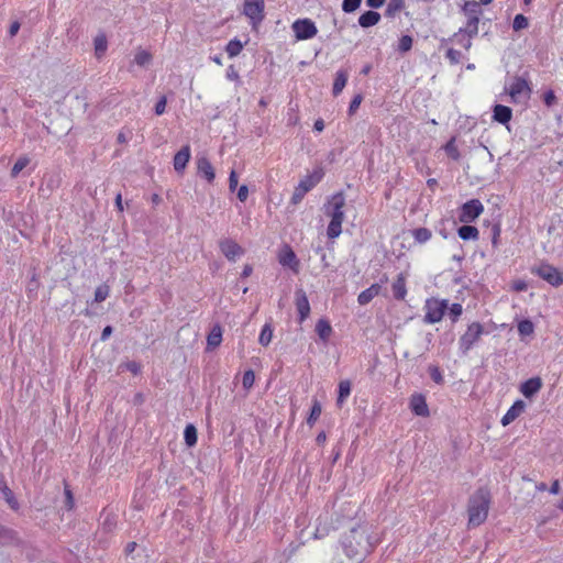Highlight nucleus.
Wrapping results in <instances>:
<instances>
[{
    "label": "nucleus",
    "instance_id": "obj_1",
    "mask_svg": "<svg viewBox=\"0 0 563 563\" xmlns=\"http://www.w3.org/2000/svg\"><path fill=\"white\" fill-rule=\"evenodd\" d=\"M342 547L346 556L356 561H361L374 549L367 530L360 526L353 527L349 532L344 533Z\"/></svg>",
    "mask_w": 563,
    "mask_h": 563
},
{
    "label": "nucleus",
    "instance_id": "obj_2",
    "mask_svg": "<svg viewBox=\"0 0 563 563\" xmlns=\"http://www.w3.org/2000/svg\"><path fill=\"white\" fill-rule=\"evenodd\" d=\"M490 504V495L489 492L479 488L468 499V526L477 527L482 525L488 515Z\"/></svg>",
    "mask_w": 563,
    "mask_h": 563
},
{
    "label": "nucleus",
    "instance_id": "obj_3",
    "mask_svg": "<svg viewBox=\"0 0 563 563\" xmlns=\"http://www.w3.org/2000/svg\"><path fill=\"white\" fill-rule=\"evenodd\" d=\"M462 12L466 16V24L457 31V35L465 32L467 36L475 37L478 34V23L483 14L481 3L474 0L465 1L462 7Z\"/></svg>",
    "mask_w": 563,
    "mask_h": 563
},
{
    "label": "nucleus",
    "instance_id": "obj_4",
    "mask_svg": "<svg viewBox=\"0 0 563 563\" xmlns=\"http://www.w3.org/2000/svg\"><path fill=\"white\" fill-rule=\"evenodd\" d=\"M322 177V169H317L313 170L312 174L307 175L303 179H301L292 192L291 203L298 205L303 199L306 194L321 181Z\"/></svg>",
    "mask_w": 563,
    "mask_h": 563
},
{
    "label": "nucleus",
    "instance_id": "obj_5",
    "mask_svg": "<svg viewBox=\"0 0 563 563\" xmlns=\"http://www.w3.org/2000/svg\"><path fill=\"white\" fill-rule=\"evenodd\" d=\"M424 310L423 321L426 323L433 324L440 322L448 310V300L430 298L426 301Z\"/></svg>",
    "mask_w": 563,
    "mask_h": 563
},
{
    "label": "nucleus",
    "instance_id": "obj_6",
    "mask_svg": "<svg viewBox=\"0 0 563 563\" xmlns=\"http://www.w3.org/2000/svg\"><path fill=\"white\" fill-rule=\"evenodd\" d=\"M484 333V327L479 322H472L459 340L460 350L466 354Z\"/></svg>",
    "mask_w": 563,
    "mask_h": 563
},
{
    "label": "nucleus",
    "instance_id": "obj_7",
    "mask_svg": "<svg viewBox=\"0 0 563 563\" xmlns=\"http://www.w3.org/2000/svg\"><path fill=\"white\" fill-rule=\"evenodd\" d=\"M484 211V206L478 199H471L463 203L459 212V221L471 223L475 221Z\"/></svg>",
    "mask_w": 563,
    "mask_h": 563
},
{
    "label": "nucleus",
    "instance_id": "obj_8",
    "mask_svg": "<svg viewBox=\"0 0 563 563\" xmlns=\"http://www.w3.org/2000/svg\"><path fill=\"white\" fill-rule=\"evenodd\" d=\"M532 273L552 286L558 287L563 284V273L550 264L542 263L538 267L533 268Z\"/></svg>",
    "mask_w": 563,
    "mask_h": 563
},
{
    "label": "nucleus",
    "instance_id": "obj_9",
    "mask_svg": "<svg viewBox=\"0 0 563 563\" xmlns=\"http://www.w3.org/2000/svg\"><path fill=\"white\" fill-rule=\"evenodd\" d=\"M291 27L295 32L296 38L299 41L312 38L318 33L314 22L307 18L296 20Z\"/></svg>",
    "mask_w": 563,
    "mask_h": 563
},
{
    "label": "nucleus",
    "instance_id": "obj_10",
    "mask_svg": "<svg viewBox=\"0 0 563 563\" xmlns=\"http://www.w3.org/2000/svg\"><path fill=\"white\" fill-rule=\"evenodd\" d=\"M264 8V0H244L243 13L251 20L252 24L255 26L256 24L261 23L265 18Z\"/></svg>",
    "mask_w": 563,
    "mask_h": 563
},
{
    "label": "nucleus",
    "instance_id": "obj_11",
    "mask_svg": "<svg viewBox=\"0 0 563 563\" xmlns=\"http://www.w3.org/2000/svg\"><path fill=\"white\" fill-rule=\"evenodd\" d=\"M507 91L514 101L519 100L521 96H523L526 99H529L531 95V88L529 86L528 80L520 76H516L514 78V81L511 82Z\"/></svg>",
    "mask_w": 563,
    "mask_h": 563
},
{
    "label": "nucleus",
    "instance_id": "obj_12",
    "mask_svg": "<svg viewBox=\"0 0 563 563\" xmlns=\"http://www.w3.org/2000/svg\"><path fill=\"white\" fill-rule=\"evenodd\" d=\"M295 305L298 312L299 322H303L310 314V303L302 288L295 291Z\"/></svg>",
    "mask_w": 563,
    "mask_h": 563
},
{
    "label": "nucleus",
    "instance_id": "obj_13",
    "mask_svg": "<svg viewBox=\"0 0 563 563\" xmlns=\"http://www.w3.org/2000/svg\"><path fill=\"white\" fill-rule=\"evenodd\" d=\"M345 205V198L342 192H338L332 196L327 207L325 213L333 219H344L343 207Z\"/></svg>",
    "mask_w": 563,
    "mask_h": 563
},
{
    "label": "nucleus",
    "instance_id": "obj_14",
    "mask_svg": "<svg viewBox=\"0 0 563 563\" xmlns=\"http://www.w3.org/2000/svg\"><path fill=\"white\" fill-rule=\"evenodd\" d=\"M219 247L222 254L229 261H235V258L243 254V249L231 239H223L219 242Z\"/></svg>",
    "mask_w": 563,
    "mask_h": 563
},
{
    "label": "nucleus",
    "instance_id": "obj_15",
    "mask_svg": "<svg viewBox=\"0 0 563 563\" xmlns=\"http://www.w3.org/2000/svg\"><path fill=\"white\" fill-rule=\"evenodd\" d=\"M278 260L283 266H287L294 272H298L299 260L297 258L296 253L289 245H285L283 247V250L279 253Z\"/></svg>",
    "mask_w": 563,
    "mask_h": 563
},
{
    "label": "nucleus",
    "instance_id": "obj_16",
    "mask_svg": "<svg viewBox=\"0 0 563 563\" xmlns=\"http://www.w3.org/2000/svg\"><path fill=\"white\" fill-rule=\"evenodd\" d=\"M191 156L190 146L184 145L174 156L173 165L176 173L180 174L185 170Z\"/></svg>",
    "mask_w": 563,
    "mask_h": 563
},
{
    "label": "nucleus",
    "instance_id": "obj_17",
    "mask_svg": "<svg viewBox=\"0 0 563 563\" xmlns=\"http://www.w3.org/2000/svg\"><path fill=\"white\" fill-rule=\"evenodd\" d=\"M542 386V379L539 376H536L523 382L520 386V391L526 398L530 399L540 391Z\"/></svg>",
    "mask_w": 563,
    "mask_h": 563
},
{
    "label": "nucleus",
    "instance_id": "obj_18",
    "mask_svg": "<svg viewBox=\"0 0 563 563\" xmlns=\"http://www.w3.org/2000/svg\"><path fill=\"white\" fill-rule=\"evenodd\" d=\"M526 409V404L523 400H516L512 406L507 410V412L501 418V424L504 427L514 422Z\"/></svg>",
    "mask_w": 563,
    "mask_h": 563
},
{
    "label": "nucleus",
    "instance_id": "obj_19",
    "mask_svg": "<svg viewBox=\"0 0 563 563\" xmlns=\"http://www.w3.org/2000/svg\"><path fill=\"white\" fill-rule=\"evenodd\" d=\"M410 409L419 417L429 416V408L426 401V397L421 394H413L410 398Z\"/></svg>",
    "mask_w": 563,
    "mask_h": 563
},
{
    "label": "nucleus",
    "instance_id": "obj_20",
    "mask_svg": "<svg viewBox=\"0 0 563 563\" xmlns=\"http://www.w3.org/2000/svg\"><path fill=\"white\" fill-rule=\"evenodd\" d=\"M197 172L198 175L203 177L209 184L214 180V168L207 157L202 156L197 159Z\"/></svg>",
    "mask_w": 563,
    "mask_h": 563
},
{
    "label": "nucleus",
    "instance_id": "obj_21",
    "mask_svg": "<svg viewBox=\"0 0 563 563\" xmlns=\"http://www.w3.org/2000/svg\"><path fill=\"white\" fill-rule=\"evenodd\" d=\"M0 492L2 494L4 501L8 504V506L14 511L19 510L20 504H19L14 493L7 485L2 475L0 476Z\"/></svg>",
    "mask_w": 563,
    "mask_h": 563
},
{
    "label": "nucleus",
    "instance_id": "obj_22",
    "mask_svg": "<svg viewBox=\"0 0 563 563\" xmlns=\"http://www.w3.org/2000/svg\"><path fill=\"white\" fill-rule=\"evenodd\" d=\"M512 118V110L508 106L504 104H495L493 108V119L494 121L507 124Z\"/></svg>",
    "mask_w": 563,
    "mask_h": 563
},
{
    "label": "nucleus",
    "instance_id": "obj_23",
    "mask_svg": "<svg viewBox=\"0 0 563 563\" xmlns=\"http://www.w3.org/2000/svg\"><path fill=\"white\" fill-rule=\"evenodd\" d=\"M380 289H382L380 284H377V283L373 284L371 287L366 288L358 295L357 302L361 306H365V305L369 303L376 296L379 295Z\"/></svg>",
    "mask_w": 563,
    "mask_h": 563
},
{
    "label": "nucleus",
    "instance_id": "obj_24",
    "mask_svg": "<svg viewBox=\"0 0 563 563\" xmlns=\"http://www.w3.org/2000/svg\"><path fill=\"white\" fill-rule=\"evenodd\" d=\"M393 295L397 300H404L407 295L406 277L402 273L393 283Z\"/></svg>",
    "mask_w": 563,
    "mask_h": 563
},
{
    "label": "nucleus",
    "instance_id": "obj_25",
    "mask_svg": "<svg viewBox=\"0 0 563 563\" xmlns=\"http://www.w3.org/2000/svg\"><path fill=\"white\" fill-rule=\"evenodd\" d=\"M379 21H380V14L373 10L365 11L358 18V24L364 29L374 26Z\"/></svg>",
    "mask_w": 563,
    "mask_h": 563
},
{
    "label": "nucleus",
    "instance_id": "obj_26",
    "mask_svg": "<svg viewBox=\"0 0 563 563\" xmlns=\"http://www.w3.org/2000/svg\"><path fill=\"white\" fill-rule=\"evenodd\" d=\"M222 342V329L220 324H214L207 336L208 349L213 350Z\"/></svg>",
    "mask_w": 563,
    "mask_h": 563
},
{
    "label": "nucleus",
    "instance_id": "obj_27",
    "mask_svg": "<svg viewBox=\"0 0 563 563\" xmlns=\"http://www.w3.org/2000/svg\"><path fill=\"white\" fill-rule=\"evenodd\" d=\"M316 332L323 342H327L332 334V327L328 320L320 319L316 324Z\"/></svg>",
    "mask_w": 563,
    "mask_h": 563
},
{
    "label": "nucleus",
    "instance_id": "obj_28",
    "mask_svg": "<svg viewBox=\"0 0 563 563\" xmlns=\"http://www.w3.org/2000/svg\"><path fill=\"white\" fill-rule=\"evenodd\" d=\"M347 82V73L345 70H339L335 74L333 87H332V93L333 96H338L342 92L345 85Z\"/></svg>",
    "mask_w": 563,
    "mask_h": 563
},
{
    "label": "nucleus",
    "instance_id": "obj_29",
    "mask_svg": "<svg viewBox=\"0 0 563 563\" xmlns=\"http://www.w3.org/2000/svg\"><path fill=\"white\" fill-rule=\"evenodd\" d=\"M459 236L464 240H477L478 239V229L473 225L464 224L457 229Z\"/></svg>",
    "mask_w": 563,
    "mask_h": 563
},
{
    "label": "nucleus",
    "instance_id": "obj_30",
    "mask_svg": "<svg viewBox=\"0 0 563 563\" xmlns=\"http://www.w3.org/2000/svg\"><path fill=\"white\" fill-rule=\"evenodd\" d=\"M405 8L404 0H389L385 10V16L395 18Z\"/></svg>",
    "mask_w": 563,
    "mask_h": 563
},
{
    "label": "nucleus",
    "instance_id": "obj_31",
    "mask_svg": "<svg viewBox=\"0 0 563 563\" xmlns=\"http://www.w3.org/2000/svg\"><path fill=\"white\" fill-rule=\"evenodd\" d=\"M95 45V54L97 58H101L107 48H108V41L104 34H99L93 40Z\"/></svg>",
    "mask_w": 563,
    "mask_h": 563
},
{
    "label": "nucleus",
    "instance_id": "obj_32",
    "mask_svg": "<svg viewBox=\"0 0 563 563\" xmlns=\"http://www.w3.org/2000/svg\"><path fill=\"white\" fill-rule=\"evenodd\" d=\"M343 220L344 219L331 218L330 223L327 229V234H328L329 239H335L341 234Z\"/></svg>",
    "mask_w": 563,
    "mask_h": 563
},
{
    "label": "nucleus",
    "instance_id": "obj_33",
    "mask_svg": "<svg viewBox=\"0 0 563 563\" xmlns=\"http://www.w3.org/2000/svg\"><path fill=\"white\" fill-rule=\"evenodd\" d=\"M350 394H351L350 380H341L339 383V393H338L336 404L339 406H341L345 401V399L350 396Z\"/></svg>",
    "mask_w": 563,
    "mask_h": 563
},
{
    "label": "nucleus",
    "instance_id": "obj_34",
    "mask_svg": "<svg viewBox=\"0 0 563 563\" xmlns=\"http://www.w3.org/2000/svg\"><path fill=\"white\" fill-rule=\"evenodd\" d=\"M184 439H185V443L188 446L196 445L198 437H197V429L194 424L189 423L186 426V428L184 430Z\"/></svg>",
    "mask_w": 563,
    "mask_h": 563
},
{
    "label": "nucleus",
    "instance_id": "obj_35",
    "mask_svg": "<svg viewBox=\"0 0 563 563\" xmlns=\"http://www.w3.org/2000/svg\"><path fill=\"white\" fill-rule=\"evenodd\" d=\"M444 151L445 153L448 154V156L450 158H452L453 161L457 162L460 158H461V154H460V151L455 144V137H451L446 144L444 145Z\"/></svg>",
    "mask_w": 563,
    "mask_h": 563
},
{
    "label": "nucleus",
    "instance_id": "obj_36",
    "mask_svg": "<svg viewBox=\"0 0 563 563\" xmlns=\"http://www.w3.org/2000/svg\"><path fill=\"white\" fill-rule=\"evenodd\" d=\"M243 49V44L240 40L233 38L229 41V43L225 46V52L228 53L229 57H235L238 56Z\"/></svg>",
    "mask_w": 563,
    "mask_h": 563
},
{
    "label": "nucleus",
    "instance_id": "obj_37",
    "mask_svg": "<svg viewBox=\"0 0 563 563\" xmlns=\"http://www.w3.org/2000/svg\"><path fill=\"white\" fill-rule=\"evenodd\" d=\"M518 333L520 336H528L534 332V324L529 319H523L518 323Z\"/></svg>",
    "mask_w": 563,
    "mask_h": 563
},
{
    "label": "nucleus",
    "instance_id": "obj_38",
    "mask_svg": "<svg viewBox=\"0 0 563 563\" xmlns=\"http://www.w3.org/2000/svg\"><path fill=\"white\" fill-rule=\"evenodd\" d=\"M322 408L318 400L313 401V405L311 406L310 413L307 418V424L312 427L316 421L319 419L321 415Z\"/></svg>",
    "mask_w": 563,
    "mask_h": 563
},
{
    "label": "nucleus",
    "instance_id": "obj_39",
    "mask_svg": "<svg viewBox=\"0 0 563 563\" xmlns=\"http://www.w3.org/2000/svg\"><path fill=\"white\" fill-rule=\"evenodd\" d=\"M472 38L467 36V33L463 32L461 35H457V32H455L450 41H454L462 47H464L466 51H468L472 47Z\"/></svg>",
    "mask_w": 563,
    "mask_h": 563
},
{
    "label": "nucleus",
    "instance_id": "obj_40",
    "mask_svg": "<svg viewBox=\"0 0 563 563\" xmlns=\"http://www.w3.org/2000/svg\"><path fill=\"white\" fill-rule=\"evenodd\" d=\"M273 338V330L271 324L266 323L260 333L258 342L263 346H267Z\"/></svg>",
    "mask_w": 563,
    "mask_h": 563
},
{
    "label": "nucleus",
    "instance_id": "obj_41",
    "mask_svg": "<svg viewBox=\"0 0 563 563\" xmlns=\"http://www.w3.org/2000/svg\"><path fill=\"white\" fill-rule=\"evenodd\" d=\"M30 159L26 156H21L18 158V161L14 163L12 169H11V177L15 178L18 175L29 165Z\"/></svg>",
    "mask_w": 563,
    "mask_h": 563
},
{
    "label": "nucleus",
    "instance_id": "obj_42",
    "mask_svg": "<svg viewBox=\"0 0 563 563\" xmlns=\"http://www.w3.org/2000/svg\"><path fill=\"white\" fill-rule=\"evenodd\" d=\"M412 235L417 242L424 243L431 239L432 233L427 228H418L412 231Z\"/></svg>",
    "mask_w": 563,
    "mask_h": 563
},
{
    "label": "nucleus",
    "instance_id": "obj_43",
    "mask_svg": "<svg viewBox=\"0 0 563 563\" xmlns=\"http://www.w3.org/2000/svg\"><path fill=\"white\" fill-rule=\"evenodd\" d=\"M15 531L0 525V542H11L15 539Z\"/></svg>",
    "mask_w": 563,
    "mask_h": 563
},
{
    "label": "nucleus",
    "instance_id": "obj_44",
    "mask_svg": "<svg viewBox=\"0 0 563 563\" xmlns=\"http://www.w3.org/2000/svg\"><path fill=\"white\" fill-rule=\"evenodd\" d=\"M529 26V20L523 14H517L512 22L514 31H520Z\"/></svg>",
    "mask_w": 563,
    "mask_h": 563
},
{
    "label": "nucleus",
    "instance_id": "obj_45",
    "mask_svg": "<svg viewBox=\"0 0 563 563\" xmlns=\"http://www.w3.org/2000/svg\"><path fill=\"white\" fill-rule=\"evenodd\" d=\"M428 372L430 374L431 379L439 385H442L444 383L443 375L437 365H430L428 367Z\"/></svg>",
    "mask_w": 563,
    "mask_h": 563
},
{
    "label": "nucleus",
    "instance_id": "obj_46",
    "mask_svg": "<svg viewBox=\"0 0 563 563\" xmlns=\"http://www.w3.org/2000/svg\"><path fill=\"white\" fill-rule=\"evenodd\" d=\"M152 60V55L147 51H140L134 56V62L139 66H145Z\"/></svg>",
    "mask_w": 563,
    "mask_h": 563
},
{
    "label": "nucleus",
    "instance_id": "obj_47",
    "mask_svg": "<svg viewBox=\"0 0 563 563\" xmlns=\"http://www.w3.org/2000/svg\"><path fill=\"white\" fill-rule=\"evenodd\" d=\"M362 3V0H343L342 10L345 13H352L356 11Z\"/></svg>",
    "mask_w": 563,
    "mask_h": 563
},
{
    "label": "nucleus",
    "instance_id": "obj_48",
    "mask_svg": "<svg viewBox=\"0 0 563 563\" xmlns=\"http://www.w3.org/2000/svg\"><path fill=\"white\" fill-rule=\"evenodd\" d=\"M445 57L449 59V62L452 65H457L461 63L463 56L460 51L454 49V48H449L445 53Z\"/></svg>",
    "mask_w": 563,
    "mask_h": 563
},
{
    "label": "nucleus",
    "instance_id": "obj_49",
    "mask_svg": "<svg viewBox=\"0 0 563 563\" xmlns=\"http://www.w3.org/2000/svg\"><path fill=\"white\" fill-rule=\"evenodd\" d=\"M412 47V37L410 35H402L399 38L398 49L402 53L410 51Z\"/></svg>",
    "mask_w": 563,
    "mask_h": 563
},
{
    "label": "nucleus",
    "instance_id": "obj_50",
    "mask_svg": "<svg viewBox=\"0 0 563 563\" xmlns=\"http://www.w3.org/2000/svg\"><path fill=\"white\" fill-rule=\"evenodd\" d=\"M109 296V287L107 285L99 286L95 291V301L102 302Z\"/></svg>",
    "mask_w": 563,
    "mask_h": 563
},
{
    "label": "nucleus",
    "instance_id": "obj_51",
    "mask_svg": "<svg viewBox=\"0 0 563 563\" xmlns=\"http://www.w3.org/2000/svg\"><path fill=\"white\" fill-rule=\"evenodd\" d=\"M449 316L453 322L457 321V319L461 317L463 312V308L461 303H452V306L449 308Z\"/></svg>",
    "mask_w": 563,
    "mask_h": 563
},
{
    "label": "nucleus",
    "instance_id": "obj_52",
    "mask_svg": "<svg viewBox=\"0 0 563 563\" xmlns=\"http://www.w3.org/2000/svg\"><path fill=\"white\" fill-rule=\"evenodd\" d=\"M255 380V374L252 369H247L243 374L242 385L245 389H250Z\"/></svg>",
    "mask_w": 563,
    "mask_h": 563
},
{
    "label": "nucleus",
    "instance_id": "obj_53",
    "mask_svg": "<svg viewBox=\"0 0 563 563\" xmlns=\"http://www.w3.org/2000/svg\"><path fill=\"white\" fill-rule=\"evenodd\" d=\"M362 100H363V96L361 93H357L353 97V99L351 100L350 106H349V114L350 115H352L356 112Z\"/></svg>",
    "mask_w": 563,
    "mask_h": 563
},
{
    "label": "nucleus",
    "instance_id": "obj_54",
    "mask_svg": "<svg viewBox=\"0 0 563 563\" xmlns=\"http://www.w3.org/2000/svg\"><path fill=\"white\" fill-rule=\"evenodd\" d=\"M167 98L162 96L155 104L154 111L156 115H162L166 110Z\"/></svg>",
    "mask_w": 563,
    "mask_h": 563
},
{
    "label": "nucleus",
    "instance_id": "obj_55",
    "mask_svg": "<svg viewBox=\"0 0 563 563\" xmlns=\"http://www.w3.org/2000/svg\"><path fill=\"white\" fill-rule=\"evenodd\" d=\"M102 527L103 529L107 531V532H110L113 530V528L115 527V519L113 516L111 515H107L103 522H102Z\"/></svg>",
    "mask_w": 563,
    "mask_h": 563
},
{
    "label": "nucleus",
    "instance_id": "obj_56",
    "mask_svg": "<svg viewBox=\"0 0 563 563\" xmlns=\"http://www.w3.org/2000/svg\"><path fill=\"white\" fill-rule=\"evenodd\" d=\"M543 102L551 107L556 102V96L553 90H548L543 93Z\"/></svg>",
    "mask_w": 563,
    "mask_h": 563
},
{
    "label": "nucleus",
    "instance_id": "obj_57",
    "mask_svg": "<svg viewBox=\"0 0 563 563\" xmlns=\"http://www.w3.org/2000/svg\"><path fill=\"white\" fill-rule=\"evenodd\" d=\"M123 366L134 375H137L141 372V365L135 361L126 362Z\"/></svg>",
    "mask_w": 563,
    "mask_h": 563
},
{
    "label": "nucleus",
    "instance_id": "obj_58",
    "mask_svg": "<svg viewBox=\"0 0 563 563\" xmlns=\"http://www.w3.org/2000/svg\"><path fill=\"white\" fill-rule=\"evenodd\" d=\"M238 175L235 173V170H231L230 173V176H229V189L230 191H234L238 187Z\"/></svg>",
    "mask_w": 563,
    "mask_h": 563
},
{
    "label": "nucleus",
    "instance_id": "obj_59",
    "mask_svg": "<svg viewBox=\"0 0 563 563\" xmlns=\"http://www.w3.org/2000/svg\"><path fill=\"white\" fill-rule=\"evenodd\" d=\"M65 497H66V507L71 509L74 507V497L73 493L69 489L68 485L65 486Z\"/></svg>",
    "mask_w": 563,
    "mask_h": 563
},
{
    "label": "nucleus",
    "instance_id": "obj_60",
    "mask_svg": "<svg viewBox=\"0 0 563 563\" xmlns=\"http://www.w3.org/2000/svg\"><path fill=\"white\" fill-rule=\"evenodd\" d=\"M249 197V188L246 185H242L238 190V199L244 202Z\"/></svg>",
    "mask_w": 563,
    "mask_h": 563
},
{
    "label": "nucleus",
    "instance_id": "obj_61",
    "mask_svg": "<svg viewBox=\"0 0 563 563\" xmlns=\"http://www.w3.org/2000/svg\"><path fill=\"white\" fill-rule=\"evenodd\" d=\"M227 78L230 80H238L240 78L233 65L229 66L227 70Z\"/></svg>",
    "mask_w": 563,
    "mask_h": 563
},
{
    "label": "nucleus",
    "instance_id": "obj_62",
    "mask_svg": "<svg viewBox=\"0 0 563 563\" xmlns=\"http://www.w3.org/2000/svg\"><path fill=\"white\" fill-rule=\"evenodd\" d=\"M386 0H366V5L372 9H378L380 8Z\"/></svg>",
    "mask_w": 563,
    "mask_h": 563
},
{
    "label": "nucleus",
    "instance_id": "obj_63",
    "mask_svg": "<svg viewBox=\"0 0 563 563\" xmlns=\"http://www.w3.org/2000/svg\"><path fill=\"white\" fill-rule=\"evenodd\" d=\"M113 329L111 325H107L103 328L102 332H101V341H106L108 340V338L111 335Z\"/></svg>",
    "mask_w": 563,
    "mask_h": 563
},
{
    "label": "nucleus",
    "instance_id": "obj_64",
    "mask_svg": "<svg viewBox=\"0 0 563 563\" xmlns=\"http://www.w3.org/2000/svg\"><path fill=\"white\" fill-rule=\"evenodd\" d=\"M313 129L317 132H322L324 130V121L322 119L316 120Z\"/></svg>",
    "mask_w": 563,
    "mask_h": 563
}]
</instances>
